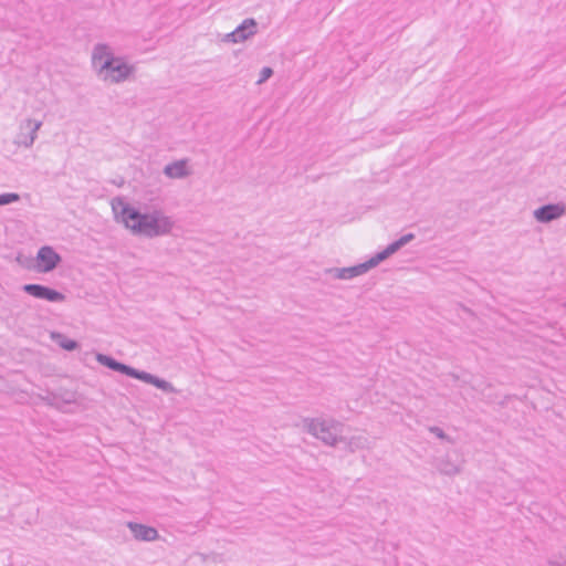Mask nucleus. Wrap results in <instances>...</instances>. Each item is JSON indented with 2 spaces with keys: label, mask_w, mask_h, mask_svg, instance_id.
Returning a JSON list of instances; mask_svg holds the SVG:
<instances>
[{
  "label": "nucleus",
  "mask_w": 566,
  "mask_h": 566,
  "mask_svg": "<svg viewBox=\"0 0 566 566\" xmlns=\"http://www.w3.org/2000/svg\"><path fill=\"white\" fill-rule=\"evenodd\" d=\"M42 122H38L34 119H25L20 124V132L14 138V144L17 146H23L29 148L33 145L36 133L40 129Z\"/></svg>",
  "instance_id": "6e6552de"
},
{
  "label": "nucleus",
  "mask_w": 566,
  "mask_h": 566,
  "mask_svg": "<svg viewBox=\"0 0 566 566\" xmlns=\"http://www.w3.org/2000/svg\"><path fill=\"white\" fill-rule=\"evenodd\" d=\"M127 527L137 541L153 542L159 537L158 531L149 525L137 522H128Z\"/></svg>",
  "instance_id": "9d476101"
},
{
  "label": "nucleus",
  "mask_w": 566,
  "mask_h": 566,
  "mask_svg": "<svg viewBox=\"0 0 566 566\" xmlns=\"http://www.w3.org/2000/svg\"><path fill=\"white\" fill-rule=\"evenodd\" d=\"M256 29L258 23L253 18L245 19L234 29L237 39H239L240 42L248 40L250 36L256 33Z\"/></svg>",
  "instance_id": "ddd939ff"
},
{
  "label": "nucleus",
  "mask_w": 566,
  "mask_h": 566,
  "mask_svg": "<svg viewBox=\"0 0 566 566\" xmlns=\"http://www.w3.org/2000/svg\"><path fill=\"white\" fill-rule=\"evenodd\" d=\"M39 397L49 406L69 413L74 412L77 400V391H43Z\"/></svg>",
  "instance_id": "39448f33"
},
{
  "label": "nucleus",
  "mask_w": 566,
  "mask_h": 566,
  "mask_svg": "<svg viewBox=\"0 0 566 566\" xmlns=\"http://www.w3.org/2000/svg\"><path fill=\"white\" fill-rule=\"evenodd\" d=\"M339 426V422L334 420H325L319 418L304 419V427L306 428L307 432L323 441L325 444L332 447L336 446L339 441L343 440V438L337 433V428Z\"/></svg>",
  "instance_id": "20e7f679"
},
{
  "label": "nucleus",
  "mask_w": 566,
  "mask_h": 566,
  "mask_svg": "<svg viewBox=\"0 0 566 566\" xmlns=\"http://www.w3.org/2000/svg\"><path fill=\"white\" fill-rule=\"evenodd\" d=\"M21 289L28 295L52 303H60L66 298V296L60 291L38 283H28L24 284Z\"/></svg>",
  "instance_id": "423d86ee"
},
{
  "label": "nucleus",
  "mask_w": 566,
  "mask_h": 566,
  "mask_svg": "<svg viewBox=\"0 0 566 566\" xmlns=\"http://www.w3.org/2000/svg\"><path fill=\"white\" fill-rule=\"evenodd\" d=\"M12 394H27V391L20 390V391H12Z\"/></svg>",
  "instance_id": "a878e982"
},
{
  "label": "nucleus",
  "mask_w": 566,
  "mask_h": 566,
  "mask_svg": "<svg viewBox=\"0 0 566 566\" xmlns=\"http://www.w3.org/2000/svg\"><path fill=\"white\" fill-rule=\"evenodd\" d=\"M388 258H390V254L388 253V251L386 249H384L382 251L377 252L374 256H371L369 260L365 261L364 263L367 268V271H369L370 269L377 266L379 263L387 260Z\"/></svg>",
  "instance_id": "dca6fc26"
},
{
  "label": "nucleus",
  "mask_w": 566,
  "mask_h": 566,
  "mask_svg": "<svg viewBox=\"0 0 566 566\" xmlns=\"http://www.w3.org/2000/svg\"><path fill=\"white\" fill-rule=\"evenodd\" d=\"M118 217L133 234L149 239L169 234L175 224L161 210L142 212L140 209L125 202H122Z\"/></svg>",
  "instance_id": "f257e3e1"
},
{
  "label": "nucleus",
  "mask_w": 566,
  "mask_h": 566,
  "mask_svg": "<svg viewBox=\"0 0 566 566\" xmlns=\"http://www.w3.org/2000/svg\"><path fill=\"white\" fill-rule=\"evenodd\" d=\"M402 247L400 245L398 240H395L394 242L389 243L385 249L388 251L390 256L398 252Z\"/></svg>",
  "instance_id": "4be33fe9"
},
{
  "label": "nucleus",
  "mask_w": 566,
  "mask_h": 566,
  "mask_svg": "<svg viewBox=\"0 0 566 566\" xmlns=\"http://www.w3.org/2000/svg\"><path fill=\"white\" fill-rule=\"evenodd\" d=\"M566 213V206L563 202L547 203L534 211V218L541 223H548Z\"/></svg>",
  "instance_id": "1a4fd4ad"
},
{
  "label": "nucleus",
  "mask_w": 566,
  "mask_h": 566,
  "mask_svg": "<svg viewBox=\"0 0 566 566\" xmlns=\"http://www.w3.org/2000/svg\"><path fill=\"white\" fill-rule=\"evenodd\" d=\"M51 339L66 352H73L80 347V344L76 340L69 338L59 332H52Z\"/></svg>",
  "instance_id": "4468645a"
},
{
  "label": "nucleus",
  "mask_w": 566,
  "mask_h": 566,
  "mask_svg": "<svg viewBox=\"0 0 566 566\" xmlns=\"http://www.w3.org/2000/svg\"><path fill=\"white\" fill-rule=\"evenodd\" d=\"M92 62L97 67L98 76L111 83L124 82L135 71L133 65L125 62L123 57L115 56L109 52L108 46L103 43L95 45Z\"/></svg>",
  "instance_id": "f03ea898"
},
{
  "label": "nucleus",
  "mask_w": 566,
  "mask_h": 566,
  "mask_svg": "<svg viewBox=\"0 0 566 566\" xmlns=\"http://www.w3.org/2000/svg\"><path fill=\"white\" fill-rule=\"evenodd\" d=\"M20 200V196L17 192H4L0 193V206H7Z\"/></svg>",
  "instance_id": "f3484780"
},
{
  "label": "nucleus",
  "mask_w": 566,
  "mask_h": 566,
  "mask_svg": "<svg viewBox=\"0 0 566 566\" xmlns=\"http://www.w3.org/2000/svg\"><path fill=\"white\" fill-rule=\"evenodd\" d=\"M388 258H390V254L388 253V251L386 249H384L382 251L377 252L374 256H371L369 260L365 261L364 263L367 268V271H369L370 269L377 266L379 263L387 260Z\"/></svg>",
  "instance_id": "2eb2a0df"
},
{
  "label": "nucleus",
  "mask_w": 566,
  "mask_h": 566,
  "mask_svg": "<svg viewBox=\"0 0 566 566\" xmlns=\"http://www.w3.org/2000/svg\"><path fill=\"white\" fill-rule=\"evenodd\" d=\"M367 272V268L365 265V263H359V264H356V265H353V266H348V268H331V269H326V273H329V274H333V276L335 279H338V280H349V279H353L355 276H358V275H361L364 273Z\"/></svg>",
  "instance_id": "9b49d317"
},
{
  "label": "nucleus",
  "mask_w": 566,
  "mask_h": 566,
  "mask_svg": "<svg viewBox=\"0 0 566 566\" xmlns=\"http://www.w3.org/2000/svg\"><path fill=\"white\" fill-rule=\"evenodd\" d=\"M62 261L61 255L50 245H43L36 253V270L40 273L53 271Z\"/></svg>",
  "instance_id": "0eeeda50"
},
{
  "label": "nucleus",
  "mask_w": 566,
  "mask_h": 566,
  "mask_svg": "<svg viewBox=\"0 0 566 566\" xmlns=\"http://www.w3.org/2000/svg\"><path fill=\"white\" fill-rule=\"evenodd\" d=\"M549 566H563L560 563L558 562H553V560H549Z\"/></svg>",
  "instance_id": "393cba45"
},
{
  "label": "nucleus",
  "mask_w": 566,
  "mask_h": 566,
  "mask_svg": "<svg viewBox=\"0 0 566 566\" xmlns=\"http://www.w3.org/2000/svg\"><path fill=\"white\" fill-rule=\"evenodd\" d=\"M429 431L441 440H446L447 442H452V439L440 427H437V426L429 427Z\"/></svg>",
  "instance_id": "6ab92c4d"
},
{
  "label": "nucleus",
  "mask_w": 566,
  "mask_h": 566,
  "mask_svg": "<svg viewBox=\"0 0 566 566\" xmlns=\"http://www.w3.org/2000/svg\"><path fill=\"white\" fill-rule=\"evenodd\" d=\"M413 239H415V234L413 233H406V234L401 235L397 240L399 241L401 247H405L406 244L411 242Z\"/></svg>",
  "instance_id": "5701e85b"
},
{
  "label": "nucleus",
  "mask_w": 566,
  "mask_h": 566,
  "mask_svg": "<svg viewBox=\"0 0 566 566\" xmlns=\"http://www.w3.org/2000/svg\"><path fill=\"white\" fill-rule=\"evenodd\" d=\"M439 470L441 471V473L447 474V475H453L459 472L458 467L450 462L441 463L439 465Z\"/></svg>",
  "instance_id": "a211bd4d"
},
{
  "label": "nucleus",
  "mask_w": 566,
  "mask_h": 566,
  "mask_svg": "<svg viewBox=\"0 0 566 566\" xmlns=\"http://www.w3.org/2000/svg\"><path fill=\"white\" fill-rule=\"evenodd\" d=\"M272 75H273V70L270 66H264L259 74L256 84H262V83L266 82Z\"/></svg>",
  "instance_id": "aec40b11"
},
{
  "label": "nucleus",
  "mask_w": 566,
  "mask_h": 566,
  "mask_svg": "<svg viewBox=\"0 0 566 566\" xmlns=\"http://www.w3.org/2000/svg\"><path fill=\"white\" fill-rule=\"evenodd\" d=\"M224 41L227 42H233V43H238L240 42L239 39H237V35H235V30H233L232 32L228 33L224 38Z\"/></svg>",
  "instance_id": "b1692460"
},
{
  "label": "nucleus",
  "mask_w": 566,
  "mask_h": 566,
  "mask_svg": "<svg viewBox=\"0 0 566 566\" xmlns=\"http://www.w3.org/2000/svg\"><path fill=\"white\" fill-rule=\"evenodd\" d=\"M96 360L102 366H104L113 371H116L120 375H125L129 378L138 379V380L145 382L146 385L156 387L157 389H175L174 386L169 381H167L156 375H153L148 371L139 370V369L134 368L133 366L126 365V364L115 359L111 355L96 353Z\"/></svg>",
  "instance_id": "7ed1b4c3"
},
{
  "label": "nucleus",
  "mask_w": 566,
  "mask_h": 566,
  "mask_svg": "<svg viewBox=\"0 0 566 566\" xmlns=\"http://www.w3.org/2000/svg\"><path fill=\"white\" fill-rule=\"evenodd\" d=\"M187 166V159L176 160L165 166L164 174L169 178L181 179L190 174Z\"/></svg>",
  "instance_id": "f8f14e48"
},
{
  "label": "nucleus",
  "mask_w": 566,
  "mask_h": 566,
  "mask_svg": "<svg viewBox=\"0 0 566 566\" xmlns=\"http://www.w3.org/2000/svg\"><path fill=\"white\" fill-rule=\"evenodd\" d=\"M402 247L400 245L398 240H395L394 242L389 243L385 249L388 251L390 256L398 252Z\"/></svg>",
  "instance_id": "412c9836"
}]
</instances>
